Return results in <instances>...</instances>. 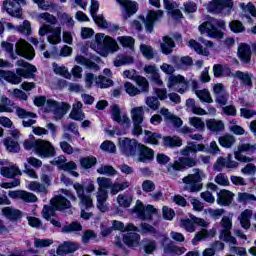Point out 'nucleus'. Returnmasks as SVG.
Listing matches in <instances>:
<instances>
[{
    "instance_id": "nucleus-1",
    "label": "nucleus",
    "mask_w": 256,
    "mask_h": 256,
    "mask_svg": "<svg viewBox=\"0 0 256 256\" xmlns=\"http://www.w3.org/2000/svg\"><path fill=\"white\" fill-rule=\"evenodd\" d=\"M199 151H205V145L197 144L196 142H187V145L180 151V157L178 160L167 165V174L172 177V179H177L179 176V171H184V169L196 167L197 158L189 157L191 153H199Z\"/></svg>"
},
{
    "instance_id": "nucleus-2",
    "label": "nucleus",
    "mask_w": 256,
    "mask_h": 256,
    "mask_svg": "<svg viewBox=\"0 0 256 256\" xmlns=\"http://www.w3.org/2000/svg\"><path fill=\"white\" fill-rule=\"evenodd\" d=\"M17 68L16 73L13 71H5L0 70V77L1 79H4V81H7L8 83H11L12 85H19L24 79H32V77L35 76L33 73H37V68L28 62H25V60H18L16 62Z\"/></svg>"
},
{
    "instance_id": "nucleus-3",
    "label": "nucleus",
    "mask_w": 256,
    "mask_h": 256,
    "mask_svg": "<svg viewBox=\"0 0 256 256\" xmlns=\"http://www.w3.org/2000/svg\"><path fill=\"white\" fill-rule=\"evenodd\" d=\"M90 49L100 55H107V53L119 51V44L113 38L100 33L96 34L95 39L91 41Z\"/></svg>"
},
{
    "instance_id": "nucleus-4",
    "label": "nucleus",
    "mask_w": 256,
    "mask_h": 256,
    "mask_svg": "<svg viewBox=\"0 0 256 256\" xmlns=\"http://www.w3.org/2000/svg\"><path fill=\"white\" fill-rule=\"evenodd\" d=\"M23 145L26 151L32 150L36 155L44 159H49V157H55L56 155L55 147L47 140H25Z\"/></svg>"
},
{
    "instance_id": "nucleus-5",
    "label": "nucleus",
    "mask_w": 256,
    "mask_h": 256,
    "mask_svg": "<svg viewBox=\"0 0 256 256\" xmlns=\"http://www.w3.org/2000/svg\"><path fill=\"white\" fill-rule=\"evenodd\" d=\"M225 29V22L215 18H210L208 21L199 26L201 35L207 33L210 39H223V31ZM223 30V31H221Z\"/></svg>"
},
{
    "instance_id": "nucleus-6",
    "label": "nucleus",
    "mask_w": 256,
    "mask_h": 256,
    "mask_svg": "<svg viewBox=\"0 0 256 256\" xmlns=\"http://www.w3.org/2000/svg\"><path fill=\"white\" fill-rule=\"evenodd\" d=\"M203 179H205V173L199 168L193 169L192 174H189L182 179L185 191H188L189 193H198V191L203 189V183H201Z\"/></svg>"
},
{
    "instance_id": "nucleus-7",
    "label": "nucleus",
    "mask_w": 256,
    "mask_h": 256,
    "mask_svg": "<svg viewBox=\"0 0 256 256\" xmlns=\"http://www.w3.org/2000/svg\"><path fill=\"white\" fill-rule=\"evenodd\" d=\"M219 239L224 243H230L231 245H239L237 239L231 235V229H233V220L229 216H223L220 221Z\"/></svg>"
},
{
    "instance_id": "nucleus-8",
    "label": "nucleus",
    "mask_w": 256,
    "mask_h": 256,
    "mask_svg": "<svg viewBox=\"0 0 256 256\" xmlns=\"http://www.w3.org/2000/svg\"><path fill=\"white\" fill-rule=\"evenodd\" d=\"M133 129L132 135L139 137L143 135V121L145 120V108L143 106L134 107L130 111Z\"/></svg>"
},
{
    "instance_id": "nucleus-9",
    "label": "nucleus",
    "mask_w": 256,
    "mask_h": 256,
    "mask_svg": "<svg viewBox=\"0 0 256 256\" xmlns=\"http://www.w3.org/2000/svg\"><path fill=\"white\" fill-rule=\"evenodd\" d=\"M40 37L47 35V41L50 45H59L61 43V27H53L49 24H43L39 28Z\"/></svg>"
},
{
    "instance_id": "nucleus-10",
    "label": "nucleus",
    "mask_w": 256,
    "mask_h": 256,
    "mask_svg": "<svg viewBox=\"0 0 256 256\" xmlns=\"http://www.w3.org/2000/svg\"><path fill=\"white\" fill-rule=\"evenodd\" d=\"M233 0H213L208 4V11L215 15H231Z\"/></svg>"
},
{
    "instance_id": "nucleus-11",
    "label": "nucleus",
    "mask_w": 256,
    "mask_h": 256,
    "mask_svg": "<svg viewBox=\"0 0 256 256\" xmlns=\"http://www.w3.org/2000/svg\"><path fill=\"white\" fill-rule=\"evenodd\" d=\"M46 107L48 111H51V113H53L55 121L63 119L67 111L71 109V105H69V103L57 102L54 100H47Z\"/></svg>"
},
{
    "instance_id": "nucleus-12",
    "label": "nucleus",
    "mask_w": 256,
    "mask_h": 256,
    "mask_svg": "<svg viewBox=\"0 0 256 256\" xmlns=\"http://www.w3.org/2000/svg\"><path fill=\"white\" fill-rule=\"evenodd\" d=\"M167 87L183 95L189 89V82L182 75H171L168 78Z\"/></svg>"
},
{
    "instance_id": "nucleus-13",
    "label": "nucleus",
    "mask_w": 256,
    "mask_h": 256,
    "mask_svg": "<svg viewBox=\"0 0 256 256\" xmlns=\"http://www.w3.org/2000/svg\"><path fill=\"white\" fill-rule=\"evenodd\" d=\"M73 187L80 201V209H93V207H95V205H93V197L91 195L85 194V187L80 183L73 184Z\"/></svg>"
},
{
    "instance_id": "nucleus-14",
    "label": "nucleus",
    "mask_w": 256,
    "mask_h": 256,
    "mask_svg": "<svg viewBox=\"0 0 256 256\" xmlns=\"http://www.w3.org/2000/svg\"><path fill=\"white\" fill-rule=\"evenodd\" d=\"M133 213H136L138 219L142 221H149L153 218V215L157 213V209L153 205L144 206L140 200L136 201V205L133 208Z\"/></svg>"
},
{
    "instance_id": "nucleus-15",
    "label": "nucleus",
    "mask_w": 256,
    "mask_h": 256,
    "mask_svg": "<svg viewBox=\"0 0 256 256\" xmlns=\"http://www.w3.org/2000/svg\"><path fill=\"white\" fill-rule=\"evenodd\" d=\"M51 206L56 209V211H61L62 213H67V215H73L75 208L71 205V201L67 200L65 196L59 195L51 199Z\"/></svg>"
},
{
    "instance_id": "nucleus-16",
    "label": "nucleus",
    "mask_w": 256,
    "mask_h": 256,
    "mask_svg": "<svg viewBox=\"0 0 256 256\" xmlns=\"http://www.w3.org/2000/svg\"><path fill=\"white\" fill-rule=\"evenodd\" d=\"M163 10H150L145 18V16H140L141 21L145 25V29L148 33H153V27L157 21L163 19Z\"/></svg>"
},
{
    "instance_id": "nucleus-17",
    "label": "nucleus",
    "mask_w": 256,
    "mask_h": 256,
    "mask_svg": "<svg viewBox=\"0 0 256 256\" xmlns=\"http://www.w3.org/2000/svg\"><path fill=\"white\" fill-rule=\"evenodd\" d=\"M120 150L126 157H135L137 155V149H139V143L135 139H119Z\"/></svg>"
},
{
    "instance_id": "nucleus-18",
    "label": "nucleus",
    "mask_w": 256,
    "mask_h": 256,
    "mask_svg": "<svg viewBox=\"0 0 256 256\" xmlns=\"http://www.w3.org/2000/svg\"><path fill=\"white\" fill-rule=\"evenodd\" d=\"M16 52L20 57H25V59L31 60L35 57V49L25 40H19L16 43Z\"/></svg>"
},
{
    "instance_id": "nucleus-19",
    "label": "nucleus",
    "mask_w": 256,
    "mask_h": 256,
    "mask_svg": "<svg viewBox=\"0 0 256 256\" xmlns=\"http://www.w3.org/2000/svg\"><path fill=\"white\" fill-rule=\"evenodd\" d=\"M239 167V162L233 160V155L228 154L226 158L219 157L214 164V169L216 171H223V168L226 169H237Z\"/></svg>"
},
{
    "instance_id": "nucleus-20",
    "label": "nucleus",
    "mask_w": 256,
    "mask_h": 256,
    "mask_svg": "<svg viewBox=\"0 0 256 256\" xmlns=\"http://www.w3.org/2000/svg\"><path fill=\"white\" fill-rule=\"evenodd\" d=\"M3 9L10 15V17H15L16 19H21L23 17V9L13 0H4Z\"/></svg>"
},
{
    "instance_id": "nucleus-21",
    "label": "nucleus",
    "mask_w": 256,
    "mask_h": 256,
    "mask_svg": "<svg viewBox=\"0 0 256 256\" xmlns=\"http://www.w3.org/2000/svg\"><path fill=\"white\" fill-rule=\"evenodd\" d=\"M117 3L122 7V15L124 19H129L137 13V2L131 0H117Z\"/></svg>"
},
{
    "instance_id": "nucleus-22",
    "label": "nucleus",
    "mask_w": 256,
    "mask_h": 256,
    "mask_svg": "<svg viewBox=\"0 0 256 256\" xmlns=\"http://www.w3.org/2000/svg\"><path fill=\"white\" fill-rule=\"evenodd\" d=\"M111 115L113 121H116V123L126 125V127H129V125H131V119L127 117V114H123L121 116V108H119V105L114 104L111 106Z\"/></svg>"
},
{
    "instance_id": "nucleus-23",
    "label": "nucleus",
    "mask_w": 256,
    "mask_h": 256,
    "mask_svg": "<svg viewBox=\"0 0 256 256\" xmlns=\"http://www.w3.org/2000/svg\"><path fill=\"white\" fill-rule=\"evenodd\" d=\"M153 157H155V152L153 149L143 145H138V158L137 160L140 163H148V161H153Z\"/></svg>"
},
{
    "instance_id": "nucleus-24",
    "label": "nucleus",
    "mask_w": 256,
    "mask_h": 256,
    "mask_svg": "<svg viewBox=\"0 0 256 256\" xmlns=\"http://www.w3.org/2000/svg\"><path fill=\"white\" fill-rule=\"evenodd\" d=\"M233 197H235L233 192L222 189L217 193L216 203H218L220 207H229V205L233 203Z\"/></svg>"
},
{
    "instance_id": "nucleus-25",
    "label": "nucleus",
    "mask_w": 256,
    "mask_h": 256,
    "mask_svg": "<svg viewBox=\"0 0 256 256\" xmlns=\"http://www.w3.org/2000/svg\"><path fill=\"white\" fill-rule=\"evenodd\" d=\"M231 77H235V79H239L242 85L246 87H253V75L249 72L236 71L231 74Z\"/></svg>"
},
{
    "instance_id": "nucleus-26",
    "label": "nucleus",
    "mask_w": 256,
    "mask_h": 256,
    "mask_svg": "<svg viewBox=\"0 0 256 256\" xmlns=\"http://www.w3.org/2000/svg\"><path fill=\"white\" fill-rule=\"evenodd\" d=\"M96 199H97V208L102 211V213H105L107 211V199H109V194L107 190L105 189H98L96 193Z\"/></svg>"
},
{
    "instance_id": "nucleus-27",
    "label": "nucleus",
    "mask_w": 256,
    "mask_h": 256,
    "mask_svg": "<svg viewBox=\"0 0 256 256\" xmlns=\"http://www.w3.org/2000/svg\"><path fill=\"white\" fill-rule=\"evenodd\" d=\"M2 215L9 219V221H19L23 217V212L17 208L13 207H4L2 209Z\"/></svg>"
},
{
    "instance_id": "nucleus-28",
    "label": "nucleus",
    "mask_w": 256,
    "mask_h": 256,
    "mask_svg": "<svg viewBox=\"0 0 256 256\" xmlns=\"http://www.w3.org/2000/svg\"><path fill=\"white\" fill-rule=\"evenodd\" d=\"M79 249V245L75 242H64L58 246L56 253L57 255H68L69 253H75Z\"/></svg>"
},
{
    "instance_id": "nucleus-29",
    "label": "nucleus",
    "mask_w": 256,
    "mask_h": 256,
    "mask_svg": "<svg viewBox=\"0 0 256 256\" xmlns=\"http://www.w3.org/2000/svg\"><path fill=\"white\" fill-rule=\"evenodd\" d=\"M70 119L74 121H83L85 119V113H83V103L76 102L73 104L72 111L69 114Z\"/></svg>"
},
{
    "instance_id": "nucleus-30",
    "label": "nucleus",
    "mask_w": 256,
    "mask_h": 256,
    "mask_svg": "<svg viewBox=\"0 0 256 256\" xmlns=\"http://www.w3.org/2000/svg\"><path fill=\"white\" fill-rule=\"evenodd\" d=\"M238 57L242 63H251V46L240 44L238 47Z\"/></svg>"
},
{
    "instance_id": "nucleus-31",
    "label": "nucleus",
    "mask_w": 256,
    "mask_h": 256,
    "mask_svg": "<svg viewBox=\"0 0 256 256\" xmlns=\"http://www.w3.org/2000/svg\"><path fill=\"white\" fill-rule=\"evenodd\" d=\"M75 61L78 65H83L86 69H90L91 71H99L100 69L99 65L85 56L78 55L75 57Z\"/></svg>"
},
{
    "instance_id": "nucleus-32",
    "label": "nucleus",
    "mask_w": 256,
    "mask_h": 256,
    "mask_svg": "<svg viewBox=\"0 0 256 256\" xmlns=\"http://www.w3.org/2000/svg\"><path fill=\"white\" fill-rule=\"evenodd\" d=\"M175 47V41L169 36L163 37V42L160 44L161 51L164 55H171Z\"/></svg>"
},
{
    "instance_id": "nucleus-33",
    "label": "nucleus",
    "mask_w": 256,
    "mask_h": 256,
    "mask_svg": "<svg viewBox=\"0 0 256 256\" xmlns=\"http://www.w3.org/2000/svg\"><path fill=\"white\" fill-rule=\"evenodd\" d=\"M251 217H253V210L246 209L238 217L241 227L249 229L251 227Z\"/></svg>"
},
{
    "instance_id": "nucleus-34",
    "label": "nucleus",
    "mask_w": 256,
    "mask_h": 256,
    "mask_svg": "<svg viewBox=\"0 0 256 256\" xmlns=\"http://www.w3.org/2000/svg\"><path fill=\"white\" fill-rule=\"evenodd\" d=\"M206 127L207 129H209V131H212L213 133H219L221 131H224L225 124L221 120L209 119L206 121Z\"/></svg>"
},
{
    "instance_id": "nucleus-35",
    "label": "nucleus",
    "mask_w": 256,
    "mask_h": 256,
    "mask_svg": "<svg viewBox=\"0 0 256 256\" xmlns=\"http://www.w3.org/2000/svg\"><path fill=\"white\" fill-rule=\"evenodd\" d=\"M123 241L128 247H137L141 241V236L135 232H129L123 237Z\"/></svg>"
},
{
    "instance_id": "nucleus-36",
    "label": "nucleus",
    "mask_w": 256,
    "mask_h": 256,
    "mask_svg": "<svg viewBox=\"0 0 256 256\" xmlns=\"http://www.w3.org/2000/svg\"><path fill=\"white\" fill-rule=\"evenodd\" d=\"M134 63L133 56H129L126 54L118 55L114 59V67H123L124 65H131Z\"/></svg>"
},
{
    "instance_id": "nucleus-37",
    "label": "nucleus",
    "mask_w": 256,
    "mask_h": 256,
    "mask_svg": "<svg viewBox=\"0 0 256 256\" xmlns=\"http://www.w3.org/2000/svg\"><path fill=\"white\" fill-rule=\"evenodd\" d=\"M13 101L9 99L7 96H2L0 98V113H13Z\"/></svg>"
},
{
    "instance_id": "nucleus-38",
    "label": "nucleus",
    "mask_w": 256,
    "mask_h": 256,
    "mask_svg": "<svg viewBox=\"0 0 256 256\" xmlns=\"http://www.w3.org/2000/svg\"><path fill=\"white\" fill-rule=\"evenodd\" d=\"M164 147H181L183 140L179 136H166L163 138Z\"/></svg>"
},
{
    "instance_id": "nucleus-39",
    "label": "nucleus",
    "mask_w": 256,
    "mask_h": 256,
    "mask_svg": "<svg viewBox=\"0 0 256 256\" xmlns=\"http://www.w3.org/2000/svg\"><path fill=\"white\" fill-rule=\"evenodd\" d=\"M186 107L188 109V111H190L191 113H194V115H207L208 112L205 111V109L196 106L195 105V99L189 98L186 101Z\"/></svg>"
},
{
    "instance_id": "nucleus-40",
    "label": "nucleus",
    "mask_w": 256,
    "mask_h": 256,
    "mask_svg": "<svg viewBox=\"0 0 256 256\" xmlns=\"http://www.w3.org/2000/svg\"><path fill=\"white\" fill-rule=\"evenodd\" d=\"M0 174L7 179H13L16 175H21V170L17 166L2 167Z\"/></svg>"
},
{
    "instance_id": "nucleus-41",
    "label": "nucleus",
    "mask_w": 256,
    "mask_h": 256,
    "mask_svg": "<svg viewBox=\"0 0 256 256\" xmlns=\"http://www.w3.org/2000/svg\"><path fill=\"white\" fill-rule=\"evenodd\" d=\"M144 135V143H149L150 145H159L161 134L145 130Z\"/></svg>"
},
{
    "instance_id": "nucleus-42",
    "label": "nucleus",
    "mask_w": 256,
    "mask_h": 256,
    "mask_svg": "<svg viewBox=\"0 0 256 256\" xmlns=\"http://www.w3.org/2000/svg\"><path fill=\"white\" fill-rule=\"evenodd\" d=\"M42 11H55L57 4L47 0H32Z\"/></svg>"
},
{
    "instance_id": "nucleus-43",
    "label": "nucleus",
    "mask_w": 256,
    "mask_h": 256,
    "mask_svg": "<svg viewBox=\"0 0 256 256\" xmlns=\"http://www.w3.org/2000/svg\"><path fill=\"white\" fill-rule=\"evenodd\" d=\"M180 227L181 229H185L187 233H195L197 230L195 226V221H193V216H191V219L185 218L180 220Z\"/></svg>"
},
{
    "instance_id": "nucleus-44",
    "label": "nucleus",
    "mask_w": 256,
    "mask_h": 256,
    "mask_svg": "<svg viewBox=\"0 0 256 256\" xmlns=\"http://www.w3.org/2000/svg\"><path fill=\"white\" fill-rule=\"evenodd\" d=\"M38 21H44V23H48V25H57V17L49 12H43L37 15Z\"/></svg>"
},
{
    "instance_id": "nucleus-45",
    "label": "nucleus",
    "mask_w": 256,
    "mask_h": 256,
    "mask_svg": "<svg viewBox=\"0 0 256 256\" xmlns=\"http://www.w3.org/2000/svg\"><path fill=\"white\" fill-rule=\"evenodd\" d=\"M240 9H242L243 11V15L244 17H246V19H251L252 17H256V8L252 3H248L247 5H245V3H240L239 4Z\"/></svg>"
},
{
    "instance_id": "nucleus-46",
    "label": "nucleus",
    "mask_w": 256,
    "mask_h": 256,
    "mask_svg": "<svg viewBox=\"0 0 256 256\" xmlns=\"http://www.w3.org/2000/svg\"><path fill=\"white\" fill-rule=\"evenodd\" d=\"M95 85H96V87H99V89H107L109 87H113V80H111L103 75H99L95 79Z\"/></svg>"
},
{
    "instance_id": "nucleus-47",
    "label": "nucleus",
    "mask_w": 256,
    "mask_h": 256,
    "mask_svg": "<svg viewBox=\"0 0 256 256\" xmlns=\"http://www.w3.org/2000/svg\"><path fill=\"white\" fill-rule=\"evenodd\" d=\"M28 189L30 191H34V193H44L45 195H47V193H48L47 186H45L43 183L37 182V181L30 182L28 185Z\"/></svg>"
},
{
    "instance_id": "nucleus-48",
    "label": "nucleus",
    "mask_w": 256,
    "mask_h": 256,
    "mask_svg": "<svg viewBox=\"0 0 256 256\" xmlns=\"http://www.w3.org/2000/svg\"><path fill=\"white\" fill-rule=\"evenodd\" d=\"M214 77H231L232 73L229 68L224 69L223 65L215 64L213 66Z\"/></svg>"
},
{
    "instance_id": "nucleus-49",
    "label": "nucleus",
    "mask_w": 256,
    "mask_h": 256,
    "mask_svg": "<svg viewBox=\"0 0 256 256\" xmlns=\"http://www.w3.org/2000/svg\"><path fill=\"white\" fill-rule=\"evenodd\" d=\"M196 96L202 101V103H213V97L208 89L196 90Z\"/></svg>"
},
{
    "instance_id": "nucleus-50",
    "label": "nucleus",
    "mask_w": 256,
    "mask_h": 256,
    "mask_svg": "<svg viewBox=\"0 0 256 256\" xmlns=\"http://www.w3.org/2000/svg\"><path fill=\"white\" fill-rule=\"evenodd\" d=\"M142 245L144 253H146V255L153 254V251L157 249V242H155V240L145 239L142 241Z\"/></svg>"
},
{
    "instance_id": "nucleus-51",
    "label": "nucleus",
    "mask_w": 256,
    "mask_h": 256,
    "mask_svg": "<svg viewBox=\"0 0 256 256\" xmlns=\"http://www.w3.org/2000/svg\"><path fill=\"white\" fill-rule=\"evenodd\" d=\"M16 110V115L19 117V119H35L37 117V114L33 112H29L19 106L14 107Z\"/></svg>"
},
{
    "instance_id": "nucleus-52",
    "label": "nucleus",
    "mask_w": 256,
    "mask_h": 256,
    "mask_svg": "<svg viewBox=\"0 0 256 256\" xmlns=\"http://www.w3.org/2000/svg\"><path fill=\"white\" fill-rule=\"evenodd\" d=\"M53 71L55 75H60L61 77H65V79H71V73L65 66H59L57 63H53Z\"/></svg>"
},
{
    "instance_id": "nucleus-53",
    "label": "nucleus",
    "mask_w": 256,
    "mask_h": 256,
    "mask_svg": "<svg viewBox=\"0 0 256 256\" xmlns=\"http://www.w3.org/2000/svg\"><path fill=\"white\" fill-rule=\"evenodd\" d=\"M130 185L131 184L127 181L122 183H112V185L110 186V193L111 195H117V193H119L120 191H125V189H128Z\"/></svg>"
},
{
    "instance_id": "nucleus-54",
    "label": "nucleus",
    "mask_w": 256,
    "mask_h": 256,
    "mask_svg": "<svg viewBox=\"0 0 256 256\" xmlns=\"http://www.w3.org/2000/svg\"><path fill=\"white\" fill-rule=\"evenodd\" d=\"M188 46L191 47V49H194V51H196V53L199 55H209V50H207V48H203V46H201V44L195 40H190L188 42Z\"/></svg>"
},
{
    "instance_id": "nucleus-55",
    "label": "nucleus",
    "mask_w": 256,
    "mask_h": 256,
    "mask_svg": "<svg viewBox=\"0 0 256 256\" xmlns=\"http://www.w3.org/2000/svg\"><path fill=\"white\" fill-rule=\"evenodd\" d=\"M82 230H83V226L79 222H72L62 227V233H75L77 231H82Z\"/></svg>"
},
{
    "instance_id": "nucleus-56",
    "label": "nucleus",
    "mask_w": 256,
    "mask_h": 256,
    "mask_svg": "<svg viewBox=\"0 0 256 256\" xmlns=\"http://www.w3.org/2000/svg\"><path fill=\"white\" fill-rule=\"evenodd\" d=\"M136 84L139 87L140 93H149V81H147V78L142 76H137Z\"/></svg>"
},
{
    "instance_id": "nucleus-57",
    "label": "nucleus",
    "mask_w": 256,
    "mask_h": 256,
    "mask_svg": "<svg viewBox=\"0 0 256 256\" xmlns=\"http://www.w3.org/2000/svg\"><path fill=\"white\" fill-rule=\"evenodd\" d=\"M117 203L120 207L127 209V208L131 207V203H133V198H131L130 196H127L125 194H120L117 197Z\"/></svg>"
},
{
    "instance_id": "nucleus-58",
    "label": "nucleus",
    "mask_w": 256,
    "mask_h": 256,
    "mask_svg": "<svg viewBox=\"0 0 256 256\" xmlns=\"http://www.w3.org/2000/svg\"><path fill=\"white\" fill-rule=\"evenodd\" d=\"M4 145L7 151H9L10 153H19V150H20L19 143L15 142L13 139L6 138L4 140Z\"/></svg>"
},
{
    "instance_id": "nucleus-59",
    "label": "nucleus",
    "mask_w": 256,
    "mask_h": 256,
    "mask_svg": "<svg viewBox=\"0 0 256 256\" xmlns=\"http://www.w3.org/2000/svg\"><path fill=\"white\" fill-rule=\"evenodd\" d=\"M219 143L222 147L229 149L235 144V137L232 135H224L219 138Z\"/></svg>"
},
{
    "instance_id": "nucleus-60",
    "label": "nucleus",
    "mask_w": 256,
    "mask_h": 256,
    "mask_svg": "<svg viewBox=\"0 0 256 256\" xmlns=\"http://www.w3.org/2000/svg\"><path fill=\"white\" fill-rule=\"evenodd\" d=\"M189 123L192 127H195L197 131H204L205 130V122L202 118L199 117H190Z\"/></svg>"
},
{
    "instance_id": "nucleus-61",
    "label": "nucleus",
    "mask_w": 256,
    "mask_h": 256,
    "mask_svg": "<svg viewBox=\"0 0 256 256\" xmlns=\"http://www.w3.org/2000/svg\"><path fill=\"white\" fill-rule=\"evenodd\" d=\"M97 173L100 175H107L108 177H113L117 175V170L113 166L104 165L97 169Z\"/></svg>"
},
{
    "instance_id": "nucleus-62",
    "label": "nucleus",
    "mask_w": 256,
    "mask_h": 256,
    "mask_svg": "<svg viewBox=\"0 0 256 256\" xmlns=\"http://www.w3.org/2000/svg\"><path fill=\"white\" fill-rule=\"evenodd\" d=\"M140 51L146 59H153L155 57V51L153 50V47L147 44H141Z\"/></svg>"
},
{
    "instance_id": "nucleus-63",
    "label": "nucleus",
    "mask_w": 256,
    "mask_h": 256,
    "mask_svg": "<svg viewBox=\"0 0 256 256\" xmlns=\"http://www.w3.org/2000/svg\"><path fill=\"white\" fill-rule=\"evenodd\" d=\"M238 203H252V201H256V197L253 194L249 193H238Z\"/></svg>"
},
{
    "instance_id": "nucleus-64",
    "label": "nucleus",
    "mask_w": 256,
    "mask_h": 256,
    "mask_svg": "<svg viewBox=\"0 0 256 256\" xmlns=\"http://www.w3.org/2000/svg\"><path fill=\"white\" fill-rule=\"evenodd\" d=\"M17 32L21 35H31V22L25 20L23 24L18 26Z\"/></svg>"
}]
</instances>
